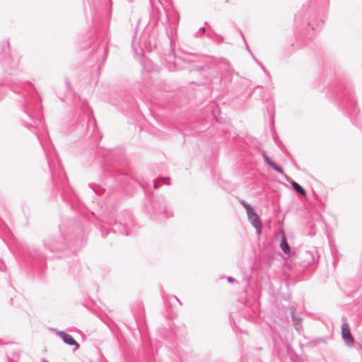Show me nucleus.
<instances>
[{
	"label": "nucleus",
	"instance_id": "13d9d810",
	"mask_svg": "<svg viewBox=\"0 0 362 362\" xmlns=\"http://www.w3.org/2000/svg\"><path fill=\"white\" fill-rule=\"evenodd\" d=\"M166 185H170V182H168L166 183Z\"/></svg>",
	"mask_w": 362,
	"mask_h": 362
},
{
	"label": "nucleus",
	"instance_id": "37998d69",
	"mask_svg": "<svg viewBox=\"0 0 362 362\" xmlns=\"http://www.w3.org/2000/svg\"><path fill=\"white\" fill-rule=\"evenodd\" d=\"M160 187V184L158 181L153 180V187L154 189H158Z\"/></svg>",
	"mask_w": 362,
	"mask_h": 362
},
{
	"label": "nucleus",
	"instance_id": "7c9ffc66",
	"mask_svg": "<svg viewBox=\"0 0 362 362\" xmlns=\"http://www.w3.org/2000/svg\"><path fill=\"white\" fill-rule=\"evenodd\" d=\"M161 9L164 11L165 14V16H166V18L164 21V24L168 26L169 25V21H170V19L168 18V15L167 13V11H165V9L164 8V7L161 5Z\"/></svg>",
	"mask_w": 362,
	"mask_h": 362
},
{
	"label": "nucleus",
	"instance_id": "f257e3e1",
	"mask_svg": "<svg viewBox=\"0 0 362 362\" xmlns=\"http://www.w3.org/2000/svg\"><path fill=\"white\" fill-rule=\"evenodd\" d=\"M18 64L19 59L13 58L10 54L9 42H2L0 44V86H7L16 94L14 100L29 119H23L21 123L35 134L43 150L52 176L53 196L60 194L62 199L69 205H78V197L68 183L47 128L43 127L40 132L37 130L41 124L42 105L34 85L30 81L22 82L14 78L19 71ZM2 97L3 93L0 90V100Z\"/></svg>",
	"mask_w": 362,
	"mask_h": 362
},
{
	"label": "nucleus",
	"instance_id": "1a4fd4ad",
	"mask_svg": "<svg viewBox=\"0 0 362 362\" xmlns=\"http://www.w3.org/2000/svg\"><path fill=\"white\" fill-rule=\"evenodd\" d=\"M97 40L99 42H93V52L90 56V59L95 64L101 62V57H103V62L106 60L107 54V43L105 40L101 41V33L98 34Z\"/></svg>",
	"mask_w": 362,
	"mask_h": 362
},
{
	"label": "nucleus",
	"instance_id": "de8ad7c7",
	"mask_svg": "<svg viewBox=\"0 0 362 362\" xmlns=\"http://www.w3.org/2000/svg\"><path fill=\"white\" fill-rule=\"evenodd\" d=\"M83 104L84 105V107H87L88 108H89V106L88 105V103H87V100H85L83 102Z\"/></svg>",
	"mask_w": 362,
	"mask_h": 362
},
{
	"label": "nucleus",
	"instance_id": "79ce46f5",
	"mask_svg": "<svg viewBox=\"0 0 362 362\" xmlns=\"http://www.w3.org/2000/svg\"><path fill=\"white\" fill-rule=\"evenodd\" d=\"M227 281H228V282H229L230 284L236 281V280L233 277H232V276H228L227 277Z\"/></svg>",
	"mask_w": 362,
	"mask_h": 362
},
{
	"label": "nucleus",
	"instance_id": "a18cd8bd",
	"mask_svg": "<svg viewBox=\"0 0 362 362\" xmlns=\"http://www.w3.org/2000/svg\"><path fill=\"white\" fill-rule=\"evenodd\" d=\"M131 109L132 110H136V105H135V101H133L132 103H131Z\"/></svg>",
	"mask_w": 362,
	"mask_h": 362
},
{
	"label": "nucleus",
	"instance_id": "f3484780",
	"mask_svg": "<svg viewBox=\"0 0 362 362\" xmlns=\"http://www.w3.org/2000/svg\"><path fill=\"white\" fill-rule=\"evenodd\" d=\"M280 248L286 255H289L291 253V247L287 241L286 237L284 233L281 237Z\"/></svg>",
	"mask_w": 362,
	"mask_h": 362
},
{
	"label": "nucleus",
	"instance_id": "6e6d98bb",
	"mask_svg": "<svg viewBox=\"0 0 362 362\" xmlns=\"http://www.w3.org/2000/svg\"><path fill=\"white\" fill-rule=\"evenodd\" d=\"M350 122H352V123H354V124H356V122H354V121H352V119H350Z\"/></svg>",
	"mask_w": 362,
	"mask_h": 362
},
{
	"label": "nucleus",
	"instance_id": "ea45409f",
	"mask_svg": "<svg viewBox=\"0 0 362 362\" xmlns=\"http://www.w3.org/2000/svg\"><path fill=\"white\" fill-rule=\"evenodd\" d=\"M65 82H66V86L67 89L71 90V83H70L69 80L66 78L65 80Z\"/></svg>",
	"mask_w": 362,
	"mask_h": 362
},
{
	"label": "nucleus",
	"instance_id": "a878e982",
	"mask_svg": "<svg viewBox=\"0 0 362 362\" xmlns=\"http://www.w3.org/2000/svg\"><path fill=\"white\" fill-rule=\"evenodd\" d=\"M205 32H206V27L202 26L197 30V32L195 34V37H200L205 33Z\"/></svg>",
	"mask_w": 362,
	"mask_h": 362
},
{
	"label": "nucleus",
	"instance_id": "473e14b6",
	"mask_svg": "<svg viewBox=\"0 0 362 362\" xmlns=\"http://www.w3.org/2000/svg\"><path fill=\"white\" fill-rule=\"evenodd\" d=\"M239 32H240V35H241L242 37H243V40H244L245 44L246 47H247V50L249 52V53H250V54H251V56L252 57L253 54H252V52H251L250 49L249 48V47L247 46V43H246V41H245V36H244V34H243V31H242L240 29H239Z\"/></svg>",
	"mask_w": 362,
	"mask_h": 362
},
{
	"label": "nucleus",
	"instance_id": "a211bd4d",
	"mask_svg": "<svg viewBox=\"0 0 362 362\" xmlns=\"http://www.w3.org/2000/svg\"><path fill=\"white\" fill-rule=\"evenodd\" d=\"M290 184L292 186V188L296 192V194L300 196H305L306 195V191L305 189L299 185L297 182L294 180H291Z\"/></svg>",
	"mask_w": 362,
	"mask_h": 362
},
{
	"label": "nucleus",
	"instance_id": "20e7f679",
	"mask_svg": "<svg viewBox=\"0 0 362 362\" xmlns=\"http://www.w3.org/2000/svg\"><path fill=\"white\" fill-rule=\"evenodd\" d=\"M329 94L339 110L344 115L351 118V115H357L359 112L353 87L349 81L340 80L335 83L331 88Z\"/></svg>",
	"mask_w": 362,
	"mask_h": 362
},
{
	"label": "nucleus",
	"instance_id": "5fc2aeb1",
	"mask_svg": "<svg viewBox=\"0 0 362 362\" xmlns=\"http://www.w3.org/2000/svg\"><path fill=\"white\" fill-rule=\"evenodd\" d=\"M350 122H352V123H354V124H356V122H354V121H352V119H350Z\"/></svg>",
	"mask_w": 362,
	"mask_h": 362
},
{
	"label": "nucleus",
	"instance_id": "c9c22d12",
	"mask_svg": "<svg viewBox=\"0 0 362 362\" xmlns=\"http://www.w3.org/2000/svg\"><path fill=\"white\" fill-rule=\"evenodd\" d=\"M214 40H216L217 43H221L224 40V37L221 35H217L216 37H215Z\"/></svg>",
	"mask_w": 362,
	"mask_h": 362
},
{
	"label": "nucleus",
	"instance_id": "aec40b11",
	"mask_svg": "<svg viewBox=\"0 0 362 362\" xmlns=\"http://www.w3.org/2000/svg\"><path fill=\"white\" fill-rule=\"evenodd\" d=\"M291 315L293 325H297L301 322L302 318L296 313V310L293 307L291 308Z\"/></svg>",
	"mask_w": 362,
	"mask_h": 362
},
{
	"label": "nucleus",
	"instance_id": "4468645a",
	"mask_svg": "<svg viewBox=\"0 0 362 362\" xmlns=\"http://www.w3.org/2000/svg\"><path fill=\"white\" fill-rule=\"evenodd\" d=\"M347 289L345 291L346 296L353 298V293H356L362 287V279H352L347 282Z\"/></svg>",
	"mask_w": 362,
	"mask_h": 362
},
{
	"label": "nucleus",
	"instance_id": "ddd939ff",
	"mask_svg": "<svg viewBox=\"0 0 362 362\" xmlns=\"http://www.w3.org/2000/svg\"><path fill=\"white\" fill-rule=\"evenodd\" d=\"M247 216L250 224L255 228L257 234H260L262 230V223L257 212L252 209L247 213Z\"/></svg>",
	"mask_w": 362,
	"mask_h": 362
},
{
	"label": "nucleus",
	"instance_id": "4c0bfd02",
	"mask_svg": "<svg viewBox=\"0 0 362 362\" xmlns=\"http://www.w3.org/2000/svg\"><path fill=\"white\" fill-rule=\"evenodd\" d=\"M273 139H274V142H275L276 144H278V143H279V138H278L277 134H276V132H275V131H274V132H273Z\"/></svg>",
	"mask_w": 362,
	"mask_h": 362
},
{
	"label": "nucleus",
	"instance_id": "6e6552de",
	"mask_svg": "<svg viewBox=\"0 0 362 362\" xmlns=\"http://www.w3.org/2000/svg\"><path fill=\"white\" fill-rule=\"evenodd\" d=\"M315 29L313 21L296 20L295 35L298 41L310 38L313 35Z\"/></svg>",
	"mask_w": 362,
	"mask_h": 362
},
{
	"label": "nucleus",
	"instance_id": "09e8293b",
	"mask_svg": "<svg viewBox=\"0 0 362 362\" xmlns=\"http://www.w3.org/2000/svg\"><path fill=\"white\" fill-rule=\"evenodd\" d=\"M324 23L323 20H320L319 22L316 24V27L317 28L320 24H322Z\"/></svg>",
	"mask_w": 362,
	"mask_h": 362
},
{
	"label": "nucleus",
	"instance_id": "7ed1b4c3",
	"mask_svg": "<svg viewBox=\"0 0 362 362\" xmlns=\"http://www.w3.org/2000/svg\"><path fill=\"white\" fill-rule=\"evenodd\" d=\"M95 156L98 158H103L101 167L104 173L110 175L122 186L131 184L132 179L129 175L117 169V165H123L125 163L124 155L122 151H113L99 148L95 152Z\"/></svg>",
	"mask_w": 362,
	"mask_h": 362
},
{
	"label": "nucleus",
	"instance_id": "4be33fe9",
	"mask_svg": "<svg viewBox=\"0 0 362 362\" xmlns=\"http://www.w3.org/2000/svg\"><path fill=\"white\" fill-rule=\"evenodd\" d=\"M204 24L208 27V32L206 33L207 37L210 39L214 40L215 37H216L218 34L216 33V32L212 28H211L208 22H205Z\"/></svg>",
	"mask_w": 362,
	"mask_h": 362
},
{
	"label": "nucleus",
	"instance_id": "9b49d317",
	"mask_svg": "<svg viewBox=\"0 0 362 362\" xmlns=\"http://www.w3.org/2000/svg\"><path fill=\"white\" fill-rule=\"evenodd\" d=\"M341 320L343 321L341 327V338L347 346L353 347L354 345V339L351 332V329L347 322L346 317L345 315H342Z\"/></svg>",
	"mask_w": 362,
	"mask_h": 362
},
{
	"label": "nucleus",
	"instance_id": "f03ea898",
	"mask_svg": "<svg viewBox=\"0 0 362 362\" xmlns=\"http://www.w3.org/2000/svg\"><path fill=\"white\" fill-rule=\"evenodd\" d=\"M60 235H51L43 240V245L47 250L54 252L71 247V242L76 243L90 230L88 221L85 218H72L67 224L59 225Z\"/></svg>",
	"mask_w": 362,
	"mask_h": 362
},
{
	"label": "nucleus",
	"instance_id": "39448f33",
	"mask_svg": "<svg viewBox=\"0 0 362 362\" xmlns=\"http://www.w3.org/2000/svg\"><path fill=\"white\" fill-rule=\"evenodd\" d=\"M101 235L105 238L111 232L120 235L131 234V227L133 226V218L128 211H122L116 218L110 217L101 220Z\"/></svg>",
	"mask_w": 362,
	"mask_h": 362
},
{
	"label": "nucleus",
	"instance_id": "2eb2a0df",
	"mask_svg": "<svg viewBox=\"0 0 362 362\" xmlns=\"http://www.w3.org/2000/svg\"><path fill=\"white\" fill-rule=\"evenodd\" d=\"M262 157L264 158V162L267 163L268 166L272 168L276 172L284 175L287 180H289V177L284 173V169L280 165L275 163L272 159L267 155L265 151H262Z\"/></svg>",
	"mask_w": 362,
	"mask_h": 362
},
{
	"label": "nucleus",
	"instance_id": "b1692460",
	"mask_svg": "<svg viewBox=\"0 0 362 362\" xmlns=\"http://www.w3.org/2000/svg\"><path fill=\"white\" fill-rule=\"evenodd\" d=\"M240 204L245 208L246 211V214L254 209L249 203H247L245 199H238Z\"/></svg>",
	"mask_w": 362,
	"mask_h": 362
},
{
	"label": "nucleus",
	"instance_id": "c756f323",
	"mask_svg": "<svg viewBox=\"0 0 362 362\" xmlns=\"http://www.w3.org/2000/svg\"><path fill=\"white\" fill-rule=\"evenodd\" d=\"M220 64L229 67L230 66V62L226 59V58H221L219 60Z\"/></svg>",
	"mask_w": 362,
	"mask_h": 362
},
{
	"label": "nucleus",
	"instance_id": "8fccbe9b",
	"mask_svg": "<svg viewBox=\"0 0 362 362\" xmlns=\"http://www.w3.org/2000/svg\"><path fill=\"white\" fill-rule=\"evenodd\" d=\"M230 323H233L235 325V323L234 320L232 319L231 316H230Z\"/></svg>",
	"mask_w": 362,
	"mask_h": 362
},
{
	"label": "nucleus",
	"instance_id": "864d4df0",
	"mask_svg": "<svg viewBox=\"0 0 362 362\" xmlns=\"http://www.w3.org/2000/svg\"><path fill=\"white\" fill-rule=\"evenodd\" d=\"M350 122H352V123H354V124H356V122H354V121H352V119H350Z\"/></svg>",
	"mask_w": 362,
	"mask_h": 362
},
{
	"label": "nucleus",
	"instance_id": "2f4dec72",
	"mask_svg": "<svg viewBox=\"0 0 362 362\" xmlns=\"http://www.w3.org/2000/svg\"><path fill=\"white\" fill-rule=\"evenodd\" d=\"M239 32H240V35H241L242 37H243V40H244L245 44L246 47H247V50L249 52V53H250V54H251V56L252 57L253 54H252V52H251L250 49L249 48V47L247 46V43H246V41H245V36H244V34H243V31H242L240 29H239Z\"/></svg>",
	"mask_w": 362,
	"mask_h": 362
},
{
	"label": "nucleus",
	"instance_id": "412c9836",
	"mask_svg": "<svg viewBox=\"0 0 362 362\" xmlns=\"http://www.w3.org/2000/svg\"><path fill=\"white\" fill-rule=\"evenodd\" d=\"M88 185L92 189V190L94 192V193L98 195L103 194L105 190L101 185L93 183V182L89 183Z\"/></svg>",
	"mask_w": 362,
	"mask_h": 362
},
{
	"label": "nucleus",
	"instance_id": "f704fd0d",
	"mask_svg": "<svg viewBox=\"0 0 362 362\" xmlns=\"http://www.w3.org/2000/svg\"><path fill=\"white\" fill-rule=\"evenodd\" d=\"M154 11L157 12V14H156L157 21H160V16H161V10H160V8H155Z\"/></svg>",
	"mask_w": 362,
	"mask_h": 362
},
{
	"label": "nucleus",
	"instance_id": "dca6fc26",
	"mask_svg": "<svg viewBox=\"0 0 362 362\" xmlns=\"http://www.w3.org/2000/svg\"><path fill=\"white\" fill-rule=\"evenodd\" d=\"M319 254L315 248L307 250L305 252V262L307 265H311L319 261Z\"/></svg>",
	"mask_w": 362,
	"mask_h": 362
},
{
	"label": "nucleus",
	"instance_id": "5701e85b",
	"mask_svg": "<svg viewBox=\"0 0 362 362\" xmlns=\"http://www.w3.org/2000/svg\"><path fill=\"white\" fill-rule=\"evenodd\" d=\"M139 23V21L138 22L137 25L135 28L134 34V35L132 37V49H133V50H134V53L136 54H137V47H136V45L135 44V38L136 37V34H137V32H138Z\"/></svg>",
	"mask_w": 362,
	"mask_h": 362
},
{
	"label": "nucleus",
	"instance_id": "9d476101",
	"mask_svg": "<svg viewBox=\"0 0 362 362\" xmlns=\"http://www.w3.org/2000/svg\"><path fill=\"white\" fill-rule=\"evenodd\" d=\"M92 111L87 115L86 121V135L92 137L95 141L102 137L97 126L95 118L92 115Z\"/></svg>",
	"mask_w": 362,
	"mask_h": 362
},
{
	"label": "nucleus",
	"instance_id": "423d86ee",
	"mask_svg": "<svg viewBox=\"0 0 362 362\" xmlns=\"http://www.w3.org/2000/svg\"><path fill=\"white\" fill-rule=\"evenodd\" d=\"M145 211L151 218L158 221L173 216V210L168 207L163 195L152 194L148 203L145 205Z\"/></svg>",
	"mask_w": 362,
	"mask_h": 362
},
{
	"label": "nucleus",
	"instance_id": "393cba45",
	"mask_svg": "<svg viewBox=\"0 0 362 362\" xmlns=\"http://www.w3.org/2000/svg\"><path fill=\"white\" fill-rule=\"evenodd\" d=\"M146 47L149 48V50L151 51L153 47H156V42L154 40H148L146 42Z\"/></svg>",
	"mask_w": 362,
	"mask_h": 362
},
{
	"label": "nucleus",
	"instance_id": "6ab92c4d",
	"mask_svg": "<svg viewBox=\"0 0 362 362\" xmlns=\"http://www.w3.org/2000/svg\"><path fill=\"white\" fill-rule=\"evenodd\" d=\"M141 63L142 66L148 71H152V67H151L152 62L151 60H149V59H148L144 57V53L143 50H141Z\"/></svg>",
	"mask_w": 362,
	"mask_h": 362
},
{
	"label": "nucleus",
	"instance_id": "bf43d9fd",
	"mask_svg": "<svg viewBox=\"0 0 362 362\" xmlns=\"http://www.w3.org/2000/svg\"><path fill=\"white\" fill-rule=\"evenodd\" d=\"M150 1L151 2V1H152V0H150Z\"/></svg>",
	"mask_w": 362,
	"mask_h": 362
},
{
	"label": "nucleus",
	"instance_id": "0eeeda50",
	"mask_svg": "<svg viewBox=\"0 0 362 362\" xmlns=\"http://www.w3.org/2000/svg\"><path fill=\"white\" fill-rule=\"evenodd\" d=\"M18 258L29 267L42 270L46 264V257L39 250L31 248L27 244H22L18 248Z\"/></svg>",
	"mask_w": 362,
	"mask_h": 362
},
{
	"label": "nucleus",
	"instance_id": "4d7b16f0",
	"mask_svg": "<svg viewBox=\"0 0 362 362\" xmlns=\"http://www.w3.org/2000/svg\"><path fill=\"white\" fill-rule=\"evenodd\" d=\"M293 45H293V43H292V44H291L290 47H291H291H293Z\"/></svg>",
	"mask_w": 362,
	"mask_h": 362
},
{
	"label": "nucleus",
	"instance_id": "cd10ccee",
	"mask_svg": "<svg viewBox=\"0 0 362 362\" xmlns=\"http://www.w3.org/2000/svg\"><path fill=\"white\" fill-rule=\"evenodd\" d=\"M257 315L256 311H253V314H249L245 316V318L249 321H254Z\"/></svg>",
	"mask_w": 362,
	"mask_h": 362
},
{
	"label": "nucleus",
	"instance_id": "f8f14e48",
	"mask_svg": "<svg viewBox=\"0 0 362 362\" xmlns=\"http://www.w3.org/2000/svg\"><path fill=\"white\" fill-rule=\"evenodd\" d=\"M51 329L55 332V333L61 337L64 343L66 344L67 345L74 346V351H76L79 349V344L74 339V338L71 334L66 333L65 331H59L54 328H52Z\"/></svg>",
	"mask_w": 362,
	"mask_h": 362
},
{
	"label": "nucleus",
	"instance_id": "bb28decb",
	"mask_svg": "<svg viewBox=\"0 0 362 362\" xmlns=\"http://www.w3.org/2000/svg\"><path fill=\"white\" fill-rule=\"evenodd\" d=\"M356 315L358 318V322H362V306L357 310Z\"/></svg>",
	"mask_w": 362,
	"mask_h": 362
},
{
	"label": "nucleus",
	"instance_id": "72a5a7b5",
	"mask_svg": "<svg viewBox=\"0 0 362 362\" xmlns=\"http://www.w3.org/2000/svg\"><path fill=\"white\" fill-rule=\"evenodd\" d=\"M252 59L256 62V63L262 68V69L264 71H266V69L259 61H258L254 55H252Z\"/></svg>",
	"mask_w": 362,
	"mask_h": 362
},
{
	"label": "nucleus",
	"instance_id": "e433bc0d",
	"mask_svg": "<svg viewBox=\"0 0 362 362\" xmlns=\"http://www.w3.org/2000/svg\"><path fill=\"white\" fill-rule=\"evenodd\" d=\"M260 98L263 102L267 101L269 99L268 96L266 95V94L264 92L261 93Z\"/></svg>",
	"mask_w": 362,
	"mask_h": 362
},
{
	"label": "nucleus",
	"instance_id": "c85d7f7f",
	"mask_svg": "<svg viewBox=\"0 0 362 362\" xmlns=\"http://www.w3.org/2000/svg\"><path fill=\"white\" fill-rule=\"evenodd\" d=\"M329 4V0H319V4L322 8H326Z\"/></svg>",
	"mask_w": 362,
	"mask_h": 362
},
{
	"label": "nucleus",
	"instance_id": "a19ab883",
	"mask_svg": "<svg viewBox=\"0 0 362 362\" xmlns=\"http://www.w3.org/2000/svg\"><path fill=\"white\" fill-rule=\"evenodd\" d=\"M292 362H304L300 358L296 357V358H291Z\"/></svg>",
	"mask_w": 362,
	"mask_h": 362
},
{
	"label": "nucleus",
	"instance_id": "3c124183",
	"mask_svg": "<svg viewBox=\"0 0 362 362\" xmlns=\"http://www.w3.org/2000/svg\"><path fill=\"white\" fill-rule=\"evenodd\" d=\"M41 362H49L46 358H41Z\"/></svg>",
	"mask_w": 362,
	"mask_h": 362
},
{
	"label": "nucleus",
	"instance_id": "c03bdc74",
	"mask_svg": "<svg viewBox=\"0 0 362 362\" xmlns=\"http://www.w3.org/2000/svg\"><path fill=\"white\" fill-rule=\"evenodd\" d=\"M243 86H250V81H249V80H247V79H245V80L243 81Z\"/></svg>",
	"mask_w": 362,
	"mask_h": 362
},
{
	"label": "nucleus",
	"instance_id": "58836bf2",
	"mask_svg": "<svg viewBox=\"0 0 362 362\" xmlns=\"http://www.w3.org/2000/svg\"><path fill=\"white\" fill-rule=\"evenodd\" d=\"M6 266L2 259H0V271H5Z\"/></svg>",
	"mask_w": 362,
	"mask_h": 362
},
{
	"label": "nucleus",
	"instance_id": "49530a36",
	"mask_svg": "<svg viewBox=\"0 0 362 362\" xmlns=\"http://www.w3.org/2000/svg\"><path fill=\"white\" fill-rule=\"evenodd\" d=\"M173 298H175L178 303L180 305H182V302L180 300V299L176 296H173Z\"/></svg>",
	"mask_w": 362,
	"mask_h": 362
},
{
	"label": "nucleus",
	"instance_id": "603ef678",
	"mask_svg": "<svg viewBox=\"0 0 362 362\" xmlns=\"http://www.w3.org/2000/svg\"><path fill=\"white\" fill-rule=\"evenodd\" d=\"M310 1L311 3H313V2H315V1H317L319 3V0H310Z\"/></svg>",
	"mask_w": 362,
	"mask_h": 362
}]
</instances>
